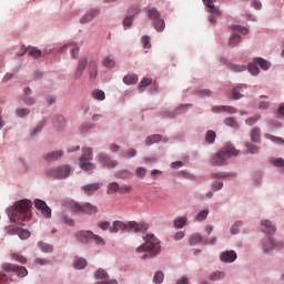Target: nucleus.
<instances>
[{"instance_id": "nucleus-1", "label": "nucleus", "mask_w": 284, "mask_h": 284, "mask_svg": "<svg viewBox=\"0 0 284 284\" xmlns=\"http://www.w3.org/2000/svg\"><path fill=\"white\" fill-rule=\"evenodd\" d=\"M143 240L145 241L144 244L136 248L139 253L148 252L141 256L142 261H145V258H154L161 254V241H159L154 234H146L143 236Z\"/></svg>"}, {"instance_id": "nucleus-2", "label": "nucleus", "mask_w": 284, "mask_h": 284, "mask_svg": "<svg viewBox=\"0 0 284 284\" xmlns=\"http://www.w3.org/2000/svg\"><path fill=\"white\" fill-rule=\"evenodd\" d=\"M32 207V201L21 200L16 203V211L10 215L11 223H19V225H26L30 221V209Z\"/></svg>"}, {"instance_id": "nucleus-3", "label": "nucleus", "mask_w": 284, "mask_h": 284, "mask_svg": "<svg viewBox=\"0 0 284 284\" xmlns=\"http://www.w3.org/2000/svg\"><path fill=\"white\" fill-rule=\"evenodd\" d=\"M237 155L239 151H236L234 146L227 145L212 158L211 164L214 165L215 168H223V165H227V159H232V156Z\"/></svg>"}, {"instance_id": "nucleus-4", "label": "nucleus", "mask_w": 284, "mask_h": 284, "mask_svg": "<svg viewBox=\"0 0 284 284\" xmlns=\"http://www.w3.org/2000/svg\"><path fill=\"white\" fill-rule=\"evenodd\" d=\"M71 172H72V166L68 164H61V165L49 169L47 171V176H50L51 179L63 180V179H68Z\"/></svg>"}, {"instance_id": "nucleus-5", "label": "nucleus", "mask_w": 284, "mask_h": 284, "mask_svg": "<svg viewBox=\"0 0 284 284\" xmlns=\"http://www.w3.org/2000/svg\"><path fill=\"white\" fill-rule=\"evenodd\" d=\"M92 159H94L92 148H83L82 154L79 159V165L81 170H83L84 172H90V170H94V163L90 162L92 161Z\"/></svg>"}, {"instance_id": "nucleus-6", "label": "nucleus", "mask_w": 284, "mask_h": 284, "mask_svg": "<svg viewBox=\"0 0 284 284\" xmlns=\"http://www.w3.org/2000/svg\"><path fill=\"white\" fill-rule=\"evenodd\" d=\"M233 33L229 39V45L231 48H236L239 43H241V34L243 37H246V34H250V30L245 27H241L239 24H235L232 27Z\"/></svg>"}, {"instance_id": "nucleus-7", "label": "nucleus", "mask_w": 284, "mask_h": 284, "mask_svg": "<svg viewBox=\"0 0 284 284\" xmlns=\"http://www.w3.org/2000/svg\"><path fill=\"white\" fill-rule=\"evenodd\" d=\"M71 210H73V212H77L78 214H88V216H92L94 214H98L99 212V207L97 205H92L88 202L83 204L73 202L71 204Z\"/></svg>"}, {"instance_id": "nucleus-8", "label": "nucleus", "mask_w": 284, "mask_h": 284, "mask_svg": "<svg viewBox=\"0 0 284 284\" xmlns=\"http://www.w3.org/2000/svg\"><path fill=\"white\" fill-rule=\"evenodd\" d=\"M2 270L3 272H7V274H16V276H19V278H24V276H28V268L12 263H3Z\"/></svg>"}, {"instance_id": "nucleus-9", "label": "nucleus", "mask_w": 284, "mask_h": 284, "mask_svg": "<svg viewBox=\"0 0 284 284\" xmlns=\"http://www.w3.org/2000/svg\"><path fill=\"white\" fill-rule=\"evenodd\" d=\"M204 6H206L207 11L211 13L209 21L211 23H216V17H221V10L214 6L216 0H203Z\"/></svg>"}, {"instance_id": "nucleus-10", "label": "nucleus", "mask_w": 284, "mask_h": 284, "mask_svg": "<svg viewBox=\"0 0 284 284\" xmlns=\"http://www.w3.org/2000/svg\"><path fill=\"white\" fill-rule=\"evenodd\" d=\"M97 161L103 165V168H116L119 165V162L116 160H113L108 153H100L97 155Z\"/></svg>"}, {"instance_id": "nucleus-11", "label": "nucleus", "mask_w": 284, "mask_h": 284, "mask_svg": "<svg viewBox=\"0 0 284 284\" xmlns=\"http://www.w3.org/2000/svg\"><path fill=\"white\" fill-rule=\"evenodd\" d=\"M94 276L98 281L95 284H119L116 280H110L108 272L102 268H99L98 271H95Z\"/></svg>"}, {"instance_id": "nucleus-12", "label": "nucleus", "mask_w": 284, "mask_h": 284, "mask_svg": "<svg viewBox=\"0 0 284 284\" xmlns=\"http://www.w3.org/2000/svg\"><path fill=\"white\" fill-rule=\"evenodd\" d=\"M34 206L37 207V210H39L41 212V214H42V216H44V219L52 217V210L49 207L48 204H45V202L43 200H36Z\"/></svg>"}, {"instance_id": "nucleus-13", "label": "nucleus", "mask_w": 284, "mask_h": 284, "mask_svg": "<svg viewBox=\"0 0 284 284\" xmlns=\"http://www.w3.org/2000/svg\"><path fill=\"white\" fill-rule=\"evenodd\" d=\"M27 54L29 57H32L33 59H41V57L43 55V51H41V49L37 48V47H23V51L19 52L18 54L20 57H23V54Z\"/></svg>"}, {"instance_id": "nucleus-14", "label": "nucleus", "mask_w": 284, "mask_h": 284, "mask_svg": "<svg viewBox=\"0 0 284 284\" xmlns=\"http://www.w3.org/2000/svg\"><path fill=\"white\" fill-rule=\"evenodd\" d=\"M148 224L131 221L126 223V232H148Z\"/></svg>"}, {"instance_id": "nucleus-15", "label": "nucleus", "mask_w": 284, "mask_h": 284, "mask_svg": "<svg viewBox=\"0 0 284 284\" xmlns=\"http://www.w3.org/2000/svg\"><path fill=\"white\" fill-rule=\"evenodd\" d=\"M103 186L102 183L95 182L92 184H87L81 187L82 192L87 194V196H92L93 194H97L99 190Z\"/></svg>"}, {"instance_id": "nucleus-16", "label": "nucleus", "mask_w": 284, "mask_h": 284, "mask_svg": "<svg viewBox=\"0 0 284 284\" xmlns=\"http://www.w3.org/2000/svg\"><path fill=\"white\" fill-rule=\"evenodd\" d=\"M99 14H101V10L92 9L91 11L87 12L84 16L80 18V23H82L83 26L85 23H90L91 21H94V19H97Z\"/></svg>"}, {"instance_id": "nucleus-17", "label": "nucleus", "mask_w": 284, "mask_h": 284, "mask_svg": "<svg viewBox=\"0 0 284 284\" xmlns=\"http://www.w3.org/2000/svg\"><path fill=\"white\" fill-rule=\"evenodd\" d=\"M94 232L92 231H78L75 233L77 241H80V243H90L92 241Z\"/></svg>"}, {"instance_id": "nucleus-18", "label": "nucleus", "mask_w": 284, "mask_h": 284, "mask_svg": "<svg viewBox=\"0 0 284 284\" xmlns=\"http://www.w3.org/2000/svg\"><path fill=\"white\" fill-rule=\"evenodd\" d=\"M237 258L236 252L234 251H226L221 253L220 261L222 263H234V261Z\"/></svg>"}, {"instance_id": "nucleus-19", "label": "nucleus", "mask_w": 284, "mask_h": 284, "mask_svg": "<svg viewBox=\"0 0 284 284\" xmlns=\"http://www.w3.org/2000/svg\"><path fill=\"white\" fill-rule=\"evenodd\" d=\"M212 112L214 114H219L221 112H227V114H236V108L227 105H215L212 108Z\"/></svg>"}, {"instance_id": "nucleus-20", "label": "nucleus", "mask_w": 284, "mask_h": 284, "mask_svg": "<svg viewBox=\"0 0 284 284\" xmlns=\"http://www.w3.org/2000/svg\"><path fill=\"white\" fill-rule=\"evenodd\" d=\"M111 234H116V232H128V223L121 221H114L113 226L110 227Z\"/></svg>"}, {"instance_id": "nucleus-21", "label": "nucleus", "mask_w": 284, "mask_h": 284, "mask_svg": "<svg viewBox=\"0 0 284 284\" xmlns=\"http://www.w3.org/2000/svg\"><path fill=\"white\" fill-rule=\"evenodd\" d=\"M88 65V59L85 58H81L78 62V68L75 70V79H81V77H83V71L85 70Z\"/></svg>"}, {"instance_id": "nucleus-22", "label": "nucleus", "mask_w": 284, "mask_h": 284, "mask_svg": "<svg viewBox=\"0 0 284 284\" xmlns=\"http://www.w3.org/2000/svg\"><path fill=\"white\" fill-rule=\"evenodd\" d=\"M264 252H270L271 250H276L281 247V243H275L272 237H267L263 243Z\"/></svg>"}, {"instance_id": "nucleus-23", "label": "nucleus", "mask_w": 284, "mask_h": 284, "mask_svg": "<svg viewBox=\"0 0 284 284\" xmlns=\"http://www.w3.org/2000/svg\"><path fill=\"white\" fill-rule=\"evenodd\" d=\"M53 125L58 132L63 131V129L67 126L65 118L63 115H59L53 120Z\"/></svg>"}, {"instance_id": "nucleus-24", "label": "nucleus", "mask_w": 284, "mask_h": 284, "mask_svg": "<svg viewBox=\"0 0 284 284\" xmlns=\"http://www.w3.org/2000/svg\"><path fill=\"white\" fill-rule=\"evenodd\" d=\"M9 234H18V236L22 240L26 241V239H30V231L26 229H13L9 231Z\"/></svg>"}, {"instance_id": "nucleus-25", "label": "nucleus", "mask_w": 284, "mask_h": 284, "mask_svg": "<svg viewBox=\"0 0 284 284\" xmlns=\"http://www.w3.org/2000/svg\"><path fill=\"white\" fill-rule=\"evenodd\" d=\"M99 74L98 71V64L97 61L92 60L89 62V75H90V80L94 81V79H97V75Z\"/></svg>"}, {"instance_id": "nucleus-26", "label": "nucleus", "mask_w": 284, "mask_h": 284, "mask_svg": "<svg viewBox=\"0 0 284 284\" xmlns=\"http://www.w3.org/2000/svg\"><path fill=\"white\" fill-rule=\"evenodd\" d=\"M262 227L266 234H274V232H276V226L268 220L262 221Z\"/></svg>"}, {"instance_id": "nucleus-27", "label": "nucleus", "mask_w": 284, "mask_h": 284, "mask_svg": "<svg viewBox=\"0 0 284 284\" xmlns=\"http://www.w3.org/2000/svg\"><path fill=\"white\" fill-rule=\"evenodd\" d=\"M88 265V261L83 257H75L73 261V267L74 270H85Z\"/></svg>"}, {"instance_id": "nucleus-28", "label": "nucleus", "mask_w": 284, "mask_h": 284, "mask_svg": "<svg viewBox=\"0 0 284 284\" xmlns=\"http://www.w3.org/2000/svg\"><path fill=\"white\" fill-rule=\"evenodd\" d=\"M61 156H63V151H53L51 153H48L44 159L45 161H58L59 159H61Z\"/></svg>"}, {"instance_id": "nucleus-29", "label": "nucleus", "mask_w": 284, "mask_h": 284, "mask_svg": "<svg viewBox=\"0 0 284 284\" xmlns=\"http://www.w3.org/2000/svg\"><path fill=\"white\" fill-rule=\"evenodd\" d=\"M139 82V77L136 74H129L123 78V83L125 85H134Z\"/></svg>"}, {"instance_id": "nucleus-30", "label": "nucleus", "mask_w": 284, "mask_h": 284, "mask_svg": "<svg viewBox=\"0 0 284 284\" xmlns=\"http://www.w3.org/2000/svg\"><path fill=\"white\" fill-rule=\"evenodd\" d=\"M254 63H256V65H260L262 70H270V62L263 58H255Z\"/></svg>"}, {"instance_id": "nucleus-31", "label": "nucleus", "mask_w": 284, "mask_h": 284, "mask_svg": "<svg viewBox=\"0 0 284 284\" xmlns=\"http://www.w3.org/2000/svg\"><path fill=\"white\" fill-rule=\"evenodd\" d=\"M148 17L152 21H158L159 19H161V12H159V10H156V8H151L148 10Z\"/></svg>"}, {"instance_id": "nucleus-32", "label": "nucleus", "mask_w": 284, "mask_h": 284, "mask_svg": "<svg viewBox=\"0 0 284 284\" xmlns=\"http://www.w3.org/2000/svg\"><path fill=\"white\" fill-rule=\"evenodd\" d=\"M251 141H253V143H261V129L254 128L251 131Z\"/></svg>"}, {"instance_id": "nucleus-33", "label": "nucleus", "mask_w": 284, "mask_h": 284, "mask_svg": "<svg viewBox=\"0 0 284 284\" xmlns=\"http://www.w3.org/2000/svg\"><path fill=\"white\" fill-rule=\"evenodd\" d=\"M153 27L154 30H156V32H163L165 30V20L163 19H158L153 22Z\"/></svg>"}, {"instance_id": "nucleus-34", "label": "nucleus", "mask_w": 284, "mask_h": 284, "mask_svg": "<svg viewBox=\"0 0 284 284\" xmlns=\"http://www.w3.org/2000/svg\"><path fill=\"white\" fill-rule=\"evenodd\" d=\"M116 179H132V176H134V174L128 170L124 171H119L115 173Z\"/></svg>"}, {"instance_id": "nucleus-35", "label": "nucleus", "mask_w": 284, "mask_h": 284, "mask_svg": "<svg viewBox=\"0 0 284 284\" xmlns=\"http://www.w3.org/2000/svg\"><path fill=\"white\" fill-rule=\"evenodd\" d=\"M159 141H161V135L154 134V135H151V136L146 138L145 144L146 145H154V143H159Z\"/></svg>"}, {"instance_id": "nucleus-36", "label": "nucleus", "mask_w": 284, "mask_h": 284, "mask_svg": "<svg viewBox=\"0 0 284 284\" xmlns=\"http://www.w3.org/2000/svg\"><path fill=\"white\" fill-rule=\"evenodd\" d=\"M38 247L41 250V252H53L54 247L50 244H47L45 242H39Z\"/></svg>"}, {"instance_id": "nucleus-37", "label": "nucleus", "mask_w": 284, "mask_h": 284, "mask_svg": "<svg viewBox=\"0 0 284 284\" xmlns=\"http://www.w3.org/2000/svg\"><path fill=\"white\" fill-rule=\"evenodd\" d=\"M186 223L187 217H179L174 221V227H176L178 230H182V227H185Z\"/></svg>"}, {"instance_id": "nucleus-38", "label": "nucleus", "mask_w": 284, "mask_h": 284, "mask_svg": "<svg viewBox=\"0 0 284 284\" xmlns=\"http://www.w3.org/2000/svg\"><path fill=\"white\" fill-rule=\"evenodd\" d=\"M102 65L104 68H114L116 65V62L114 61V59L106 57L102 60Z\"/></svg>"}, {"instance_id": "nucleus-39", "label": "nucleus", "mask_w": 284, "mask_h": 284, "mask_svg": "<svg viewBox=\"0 0 284 284\" xmlns=\"http://www.w3.org/2000/svg\"><path fill=\"white\" fill-rule=\"evenodd\" d=\"M224 125H229V128H234V130H239V123L234 118H226L224 120Z\"/></svg>"}, {"instance_id": "nucleus-40", "label": "nucleus", "mask_w": 284, "mask_h": 284, "mask_svg": "<svg viewBox=\"0 0 284 284\" xmlns=\"http://www.w3.org/2000/svg\"><path fill=\"white\" fill-rule=\"evenodd\" d=\"M164 278H165V275L163 274V272L158 271L153 276V283L161 284L163 283Z\"/></svg>"}, {"instance_id": "nucleus-41", "label": "nucleus", "mask_w": 284, "mask_h": 284, "mask_svg": "<svg viewBox=\"0 0 284 284\" xmlns=\"http://www.w3.org/2000/svg\"><path fill=\"white\" fill-rule=\"evenodd\" d=\"M190 245H196L197 243H203V236L201 234H194L189 240Z\"/></svg>"}, {"instance_id": "nucleus-42", "label": "nucleus", "mask_w": 284, "mask_h": 284, "mask_svg": "<svg viewBox=\"0 0 284 284\" xmlns=\"http://www.w3.org/2000/svg\"><path fill=\"white\" fill-rule=\"evenodd\" d=\"M93 99H97L98 101H105V92L101 90H95L92 92Z\"/></svg>"}, {"instance_id": "nucleus-43", "label": "nucleus", "mask_w": 284, "mask_h": 284, "mask_svg": "<svg viewBox=\"0 0 284 284\" xmlns=\"http://www.w3.org/2000/svg\"><path fill=\"white\" fill-rule=\"evenodd\" d=\"M248 72L256 77V74L261 72V69H258V64H256V62H252L248 64Z\"/></svg>"}, {"instance_id": "nucleus-44", "label": "nucleus", "mask_w": 284, "mask_h": 284, "mask_svg": "<svg viewBox=\"0 0 284 284\" xmlns=\"http://www.w3.org/2000/svg\"><path fill=\"white\" fill-rule=\"evenodd\" d=\"M119 183L112 182L108 185L106 194H115V192L119 190Z\"/></svg>"}, {"instance_id": "nucleus-45", "label": "nucleus", "mask_w": 284, "mask_h": 284, "mask_svg": "<svg viewBox=\"0 0 284 284\" xmlns=\"http://www.w3.org/2000/svg\"><path fill=\"white\" fill-rule=\"evenodd\" d=\"M11 258H12V261H18V263H22V265L28 262V260H26V257L23 255L18 254V253L11 254Z\"/></svg>"}, {"instance_id": "nucleus-46", "label": "nucleus", "mask_w": 284, "mask_h": 284, "mask_svg": "<svg viewBox=\"0 0 284 284\" xmlns=\"http://www.w3.org/2000/svg\"><path fill=\"white\" fill-rule=\"evenodd\" d=\"M91 241H94L95 245H100V246L105 245V240H103V237H101V235H97L94 233H93V235L91 237Z\"/></svg>"}, {"instance_id": "nucleus-47", "label": "nucleus", "mask_w": 284, "mask_h": 284, "mask_svg": "<svg viewBox=\"0 0 284 284\" xmlns=\"http://www.w3.org/2000/svg\"><path fill=\"white\" fill-rule=\"evenodd\" d=\"M221 278H225V273L215 272L210 275V281H221Z\"/></svg>"}, {"instance_id": "nucleus-48", "label": "nucleus", "mask_w": 284, "mask_h": 284, "mask_svg": "<svg viewBox=\"0 0 284 284\" xmlns=\"http://www.w3.org/2000/svg\"><path fill=\"white\" fill-rule=\"evenodd\" d=\"M205 140L207 143H214L216 141V133L214 131H207Z\"/></svg>"}, {"instance_id": "nucleus-49", "label": "nucleus", "mask_w": 284, "mask_h": 284, "mask_svg": "<svg viewBox=\"0 0 284 284\" xmlns=\"http://www.w3.org/2000/svg\"><path fill=\"white\" fill-rule=\"evenodd\" d=\"M242 97L243 94H241V87L234 88L232 91V99H234V101H239V99H241Z\"/></svg>"}, {"instance_id": "nucleus-50", "label": "nucleus", "mask_w": 284, "mask_h": 284, "mask_svg": "<svg viewBox=\"0 0 284 284\" xmlns=\"http://www.w3.org/2000/svg\"><path fill=\"white\" fill-rule=\"evenodd\" d=\"M16 114L19 119H23V116H28V114H30V109H17Z\"/></svg>"}, {"instance_id": "nucleus-51", "label": "nucleus", "mask_w": 284, "mask_h": 284, "mask_svg": "<svg viewBox=\"0 0 284 284\" xmlns=\"http://www.w3.org/2000/svg\"><path fill=\"white\" fill-rule=\"evenodd\" d=\"M0 283L10 284L12 283V277L8 276L6 273H0Z\"/></svg>"}, {"instance_id": "nucleus-52", "label": "nucleus", "mask_w": 284, "mask_h": 284, "mask_svg": "<svg viewBox=\"0 0 284 284\" xmlns=\"http://www.w3.org/2000/svg\"><path fill=\"white\" fill-rule=\"evenodd\" d=\"M207 214H210L209 210H203L196 215V221H205L207 219Z\"/></svg>"}, {"instance_id": "nucleus-53", "label": "nucleus", "mask_w": 284, "mask_h": 284, "mask_svg": "<svg viewBox=\"0 0 284 284\" xmlns=\"http://www.w3.org/2000/svg\"><path fill=\"white\" fill-rule=\"evenodd\" d=\"M135 174L138 176V179H143V176H145V174H148V170H145V168L140 166L135 170Z\"/></svg>"}, {"instance_id": "nucleus-54", "label": "nucleus", "mask_w": 284, "mask_h": 284, "mask_svg": "<svg viewBox=\"0 0 284 284\" xmlns=\"http://www.w3.org/2000/svg\"><path fill=\"white\" fill-rule=\"evenodd\" d=\"M24 105H34L37 103V100L30 95H27L22 99Z\"/></svg>"}, {"instance_id": "nucleus-55", "label": "nucleus", "mask_w": 284, "mask_h": 284, "mask_svg": "<svg viewBox=\"0 0 284 284\" xmlns=\"http://www.w3.org/2000/svg\"><path fill=\"white\" fill-rule=\"evenodd\" d=\"M187 108H192V104H181L178 109H175V114L187 112Z\"/></svg>"}, {"instance_id": "nucleus-56", "label": "nucleus", "mask_w": 284, "mask_h": 284, "mask_svg": "<svg viewBox=\"0 0 284 284\" xmlns=\"http://www.w3.org/2000/svg\"><path fill=\"white\" fill-rule=\"evenodd\" d=\"M152 84V79L150 78H144L140 84H139V90H141V88H148V85Z\"/></svg>"}, {"instance_id": "nucleus-57", "label": "nucleus", "mask_w": 284, "mask_h": 284, "mask_svg": "<svg viewBox=\"0 0 284 284\" xmlns=\"http://www.w3.org/2000/svg\"><path fill=\"white\" fill-rule=\"evenodd\" d=\"M258 119H261V115H254L252 118L246 119L245 123L246 125H254V123L258 122Z\"/></svg>"}, {"instance_id": "nucleus-58", "label": "nucleus", "mask_w": 284, "mask_h": 284, "mask_svg": "<svg viewBox=\"0 0 284 284\" xmlns=\"http://www.w3.org/2000/svg\"><path fill=\"white\" fill-rule=\"evenodd\" d=\"M197 97H201L202 99L205 97H212V91H210L207 89L199 90Z\"/></svg>"}, {"instance_id": "nucleus-59", "label": "nucleus", "mask_w": 284, "mask_h": 284, "mask_svg": "<svg viewBox=\"0 0 284 284\" xmlns=\"http://www.w3.org/2000/svg\"><path fill=\"white\" fill-rule=\"evenodd\" d=\"M61 222L64 223L65 225H70V226L74 225V220L68 217V215H62Z\"/></svg>"}, {"instance_id": "nucleus-60", "label": "nucleus", "mask_w": 284, "mask_h": 284, "mask_svg": "<svg viewBox=\"0 0 284 284\" xmlns=\"http://www.w3.org/2000/svg\"><path fill=\"white\" fill-rule=\"evenodd\" d=\"M246 148L251 154H257L258 153V146L247 143Z\"/></svg>"}, {"instance_id": "nucleus-61", "label": "nucleus", "mask_w": 284, "mask_h": 284, "mask_svg": "<svg viewBox=\"0 0 284 284\" xmlns=\"http://www.w3.org/2000/svg\"><path fill=\"white\" fill-rule=\"evenodd\" d=\"M265 138L270 139V141H273V143H278V144L284 143L283 139L276 138L274 135L266 134Z\"/></svg>"}, {"instance_id": "nucleus-62", "label": "nucleus", "mask_w": 284, "mask_h": 284, "mask_svg": "<svg viewBox=\"0 0 284 284\" xmlns=\"http://www.w3.org/2000/svg\"><path fill=\"white\" fill-rule=\"evenodd\" d=\"M123 156H124L125 159H132V158L136 156V150L130 149L129 151H126L125 153H123Z\"/></svg>"}, {"instance_id": "nucleus-63", "label": "nucleus", "mask_w": 284, "mask_h": 284, "mask_svg": "<svg viewBox=\"0 0 284 284\" xmlns=\"http://www.w3.org/2000/svg\"><path fill=\"white\" fill-rule=\"evenodd\" d=\"M98 227H100V230H103V231L109 230L110 232V222L108 221L99 222Z\"/></svg>"}, {"instance_id": "nucleus-64", "label": "nucleus", "mask_w": 284, "mask_h": 284, "mask_svg": "<svg viewBox=\"0 0 284 284\" xmlns=\"http://www.w3.org/2000/svg\"><path fill=\"white\" fill-rule=\"evenodd\" d=\"M142 43L144 48H152V43L150 42V37L149 36H143L142 37Z\"/></svg>"}]
</instances>
